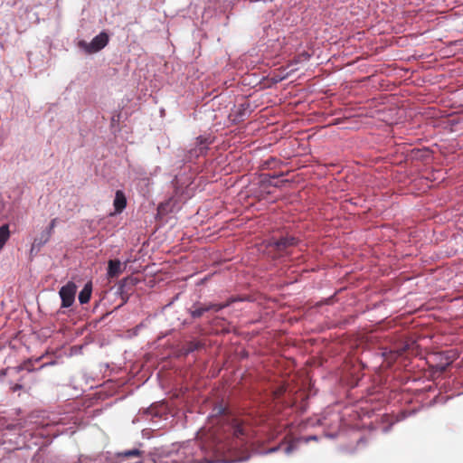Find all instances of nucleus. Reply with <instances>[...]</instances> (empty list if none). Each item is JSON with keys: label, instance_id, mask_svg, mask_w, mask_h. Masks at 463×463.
<instances>
[{"label": "nucleus", "instance_id": "nucleus-1", "mask_svg": "<svg viewBox=\"0 0 463 463\" xmlns=\"http://www.w3.org/2000/svg\"><path fill=\"white\" fill-rule=\"evenodd\" d=\"M197 439L170 452L164 463H236L250 458L251 442L246 429L222 407L213 409Z\"/></svg>", "mask_w": 463, "mask_h": 463}, {"label": "nucleus", "instance_id": "nucleus-2", "mask_svg": "<svg viewBox=\"0 0 463 463\" xmlns=\"http://www.w3.org/2000/svg\"><path fill=\"white\" fill-rule=\"evenodd\" d=\"M191 184V177L183 178L175 176L173 181L175 194L172 198V200L175 201V203L185 202L192 197L193 189L190 187Z\"/></svg>", "mask_w": 463, "mask_h": 463}, {"label": "nucleus", "instance_id": "nucleus-3", "mask_svg": "<svg viewBox=\"0 0 463 463\" xmlns=\"http://www.w3.org/2000/svg\"><path fill=\"white\" fill-rule=\"evenodd\" d=\"M109 37L106 32H100L91 42L80 41L79 46L87 53H95L109 43Z\"/></svg>", "mask_w": 463, "mask_h": 463}, {"label": "nucleus", "instance_id": "nucleus-4", "mask_svg": "<svg viewBox=\"0 0 463 463\" xmlns=\"http://www.w3.org/2000/svg\"><path fill=\"white\" fill-rule=\"evenodd\" d=\"M211 142L208 138L198 137L196 138V143L194 147H191L187 150V153L185 155V159L189 162L193 161L194 159L203 156L206 151L208 150V146Z\"/></svg>", "mask_w": 463, "mask_h": 463}, {"label": "nucleus", "instance_id": "nucleus-5", "mask_svg": "<svg viewBox=\"0 0 463 463\" xmlns=\"http://www.w3.org/2000/svg\"><path fill=\"white\" fill-rule=\"evenodd\" d=\"M76 290L77 287L71 281H69L66 285L61 288L59 295L61 299L62 307H70L72 306L75 300Z\"/></svg>", "mask_w": 463, "mask_h": 463}, {"label": "nucleus", "instance_id": "nucleus-6", "mask_svg": "<svg viewBox=\"0 0 463 463\" xmlns=\"http://www.w3.org/2000/svg\"><path fill=\"white\" fill-rule=\"evenodd\" d=\"M298 240L293 236H285L279 240L272 239L269 241V246L273 247L279 252L288 253V249L297 245Z\"/></svg>", "mask_w": 463, "mask_h": 463}, {"label": "nucleus", "instance_id": "nucleus-7", "mask_svg": "<svg viewBox=\"0 0 463 463\" xmlns=\"http://www.w3.org/2000/svg\"><path fill=\"white\" fill-rule=\"evenodd\" d=\"M52 233L50 232L47 229H43L33 240L30 253H38L42 247H43L52 238Z\"/></svg>", "mask_w": 463, "mask_h": 463}, {"label": "nucleus", "instance_id": "nucleus-8", "mask_svg": "<svg viewBox=\"0 0 463 463\" xmlns=\"http://www.w3.org/2000/svg\"><path fill=\"white\" fill-rule=\"evenodd\" d=\"M415 345V342H403L401 345H397L394 349H390L387 351L385 349L383 352V355L385 357H390L395 359L396 357L403 354L407 350L411 349Z\"/></svg>", "mask_w": 463, "mask_h": 463}, {"label": "nucleus", "instance_id": "nucleus-9", "mask_svg": "<svg viewBox=\"0 0 463 463\" xmlns=\"http://www.w3.org/2000/svg\"><path fill=\"white\" fill-rule=\"evenodd\" d=\"M59 421H52V423L48 422H43L42 427L40 430H37V432L35 435L43 436V437H48V436H58L60 433H61V430H52Z\"/></svg>", "mask_w": 463, "mask_h": 463}, {"label": "nucleus", "instance_id": "nucleus-10", "mask_svg": "<svg viewBox=\"0 0 463 463\" xmlns=\"http://www.w3.org/2000/svg\"><path fill=\"white\" fill-rule=\"evenodd\" d=\"M123 272L122 263L119 260H110L108 263L107 275L109 278H116Z\"/></svg>", "mask_w": 463, "mask_h": 463}, {"label": "nucleus", "instance_id": "nucleus-11", "mask_svg": "<svg viewBox=\"0 0 463 463\" xmlns=\"http://www.w3.org/2000/svg\"><path fill=\"white\" fill-rule=\"evenodd\" d=\"M144 454V451L138 449H131L123 450L117 453V457L118 458L126 459L129 458H137L138 461L136 463H143L142 456Z\"/></svg>", "mask_w": 463, "mask_h": 463}, {"label": "nucleus", "instance_id": "nucleus-12", "mask_svg": "<svg viewBox=\"0 0 463 463\" xmlns=\"http://www.w3.org/2000/svg\"><path fill=\"white\" fill-rule=\"evenodd\" d=\"M317 439V436H308V437H306V438H298V439H296L294 440H291L284 448V453L286 455H290L295 450H297L298 449V443L299 441H304V442L307 443L310 440H316Z\"/></svg>", "mask_w": 463, "mask_h": 463}, {"label": "nucleus", "instance_id": "nucleus-13", "mask_svg": "<svg viewBox=\"0 0 463 463\" xmlns=\"http://www.w3.org/2000/svg\"><path fill=\"white\" fill-rule=\"evenodd\" d=\"M188 312L193 318L201 317L205 312H209L206 303H194L189 309Z\"/></svg>", "mask_w": 463, "mask_h": 463}, {"label": "nucleus", "instance_id": "nucleus-14", "mask_svg": "<svg viewBox=\"0 0 463 463\" xmlns=\"http://www.w3.org/2000/svg\"><path fill=\"white\" fill-rule=\"evenodd\" d=\"M127 206V200L122 191H117L114 199V207L116 212H122Z\"/></svg>", "mask_w": 463, "mask_h": 463}, {"label": "nucleus", "instance_id": "nucleus-15", "mask_svg": "<svg viewBox=\"0 0 463 463\" xmlns=\"http://www.w3.org/2000/svg\"><path fill=\"white\" fill-rule=\"evenodd\" d=\"M92 292V285L91 282H88L84 285L83 288L80 290L79 294V302L80 304H86L90 301Z\"/></svg>", "mask_w": 463, "mask_h": 463}, {"label": "nucleus", "instance_id": "nucleus-16", "mask_svg": "<svg viewBox=\"0 0 463 463\" xmlns=\"http://www.w3.org/2000/svg\"><path fill=\"white\" fill-rule=\"evenodd\" d=\"M236 300V298H231L230 299L223 303H206V305L207 308H209V311L219 312L222 309L229 307L232 303L235 302Z\"/></svg>", "mask_w": 463, "mask_h": 463}, {"label": "nucleus", "instance_id": "nucleus-17", "mask_svg": "<svg viewBox=\"0 0 463 463\" xmlns=\"http://www.w3.org/2000/svg\"><path fill=\"white\" fill-rule=\"evenodd\" d=\"M78 463H110L107 457L99 456L96 458H90L87 456H80Z\"/></svg>", "mask_w": 463, "mask_h": 463}, {"label": "nucleus", "instance_id": "nucleus-18", "mask_svg": "<svg viewBox=\"0 0 463 463\" xmlns=\"http://www.w3.org/2000/svg\"><path fill=\"white\" fill-rule=\"evenodd\" d=\"M203 347V344L201 341L194 340L189 341L184 346V354H189L196 350H199Z\"/></svg>", "mask_w": 463, "mask_h": 463}, {"label": "nucleus", "instance_id": "nucleus-19", "mask_svg": "<svg viewBox=\"0 0 463 463\" xmlns=\"http://www.w3.org/2000/svg\"><path fill=\"white\" fill-rule=\"evenodd\" d=\"M10 238L9 225L4 224L0 227V250Z\"/></svg>", "mask_w": 463, "mask_h": 463}, {"label": "nucleus", "instance_id": "nucleus-20", "mask_svg": "<svg viewBox=\"0 0 463 463\" xmlns=\"http://www.w3.org/2000/svg\"><path fill=\"white\" fill-rule=\"evenodd\" d=\"M57 222H58V219L57 218L52 219L50 222L49 225L45 229H47L50 232H52L53 234L54 228H55Z\"/></svg>", "mask_w": 463, "mask_h": 463}, {"label": "nucleus", "instance_id": "nucleus-21", "mask_svg": "<svg viewBox=\"0 0 463 463\" xmlns=\"http://www.w3.org/2000/svg\"><path fill=\"white\" fill-rule=\"evenodd\" d=\"M282 447V443L278 445V446H274L267 450H265L263 452V454H270V453H274V452H277L278 450H279Z\"/></svg>", "mask_w": 463, "mask_h": 463}, {"label": "nucleus", "instance_id": "nucleus-22", "mask_svg": "<svg viewBox=\"0 0 463 463\" xmlns=\"http://www.w3.org/2000/svg\"><path fill=\"white\" fill-rule=\"evenodd\" d=\"M146 413L148 414V415H154V414H156L155 413V409L154 408H148L146 410Z\"/></svg>", "mask_w": 463, "mask_h": 463}, {"label": "nucleus", "instance_id": "nucleus-23", "mask_svg": "<svg viewBox=\"0 0 463 463\" xmlns=\"http://www.w3.org/2000/svg\"><path fill=\"white\" fill-rule=\"evenodd\" d=\"M389 430H390V426H389V427H385V428L383 429V432H385V433H386V432H388V431H389Z\"/></svg>", "mask_w": 463, "mask_h": 463}]
</instances>
